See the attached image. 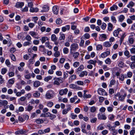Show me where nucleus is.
<instances>
[{
    "label": "nucleus",
    "mask_w": 135,
    "mask_h": 135,
    "mask_svg": "<svg viewBox=\"0 0 135 135\" xmlns=\"http://www.w3.org/2000/svg\"><path fill=\"white\" fill-rule=\"evenodd\" d=\"M53 97V95L50 93L49 92L47 91L45 94V98L48 99H50Z\"/></svg>",
    "instance_id": "nucleus-11"
},
{
    "label": "nucleus",
    "mask_w": 135,
    "mask_h": 135,
    "mask_svg": "<svg viewBox=\"0 0 135 135\" xmlns=\"http://www.w3.org/2000/svg\"><path fill=\"white\" fill-rule=\"evenodd\" d=\"M84 94L83 95V97L84 98H90L91 97V95L90 94H86V93L87 92V90H84Z\"/></svg>",
    "instance_id": "nucleus-24"
},
{
    "label": "nucleus",
    "mask_w": 135,
    "mask_h": 135,
    "mask_svg": "<svg viewBox=\"0 0 135 135\" xmlns=\"http://www.w3.org/2000/svg\"><path fill=\"white\" fill-rule=\"evenodd\" d=\"M7 69L5 68H2L1 69V73L2 75H4L7 71Z\"/></svg>",
    "instance_id": "nucleus-43"
},
{
    "label": "nucleus",
    "mask_w": 135,
    "mask_h": 135,
    "mask_svg": "<svg viewBox=\"0 0 135 135\" xmlns=\"http://www.w3.org/2000/svg\"><path fill=\"white\" fill-rule=\"evenodd\" d=\"M26 99L25 97L24 96L18 99V100L20 102H23L25 101Z\"/></svg>",
    "instance_id": "nucleus-45"
},
{
    "label": "nucleus",
    "mask_w": 135,
    "mask_h": 135,
    "mask_svg": "<svg viewBox=\"0 0 135 135\" xmlns=\"http://www.w3.org/2000/svg\"><path fill=\"white\" fill-rule=\"evenodd\" d=\"M25 38L27 41L31 42V40L32 39V38L30 35H27L26 37Z\"/></svg>",
    "instance_id": "nucleus-50"
},
{
    "label": "nucleus",
    "mask_w": 135,
    "mask_h": 135,
    "mask_svg": "<svg viewBox=\"0 0 135 135\" xmlns=\"http://www.w3.org/2000/svg\"><path fill=\"white\" fill-rule=\"evenodd\" d=\"M42 44L45 43L46 41H48L49 39L46 36H43L40 39Z\"/></svg>",
    "instance_id": "nucleus-20"
},
{
    "label": "nucleus",
    "mask_w": 135,
    "mask_h": 135,
    "mask_svg": "<svg viewBox=\"0 0 135 135\" xmlns=\"http://www.w3.org/2000/svg\"><path fill=\"white\" fill-rule=\"evenodd\" d=\"M110 54V52L109 51H107L101 54V56L102 58H105Z\"/></svg>",
    "instance_id": "nucleus-10"
},
{
    "label": "nucleus",
    "mask_w": 135,
    "mask_h": 135,
    "mask_svg": "<svg viewBox=\"0 0 135 135\" xmlns=\"http://www.w3.org/2000/svg\"><path fill=\"white\" fill-rule=\"evenodd\" d=\"M31 44V42L30 41L25 42L23 44V46H29Z\"/></svg>",
    "instance_id": "nucleus-54"
},
{
    "label": "nucleus",
    "mask_w": 135,
    "mask_h": 135,
    "mask_svg": "<svg viewBox=\"0 0 135 135\" xmlns=\"http://www.w3.org/2000/svg\"><path fill=\"white\" fill-rule=\"evenodd\" d=\"M8 104V102L6 100H0V107H1L2 105L6 106Z\"/></svg>",
    "instance_id": "nucleus-18"
},
{
    "label": "nucleus",
    "mask_w": 135,
    "mask_h": 135,
    "mask_svg": "<svg viewBox=\"0 0 135 135\" xmlns=\"http://www.w3.org/2000/svg\"><path fill=\"white\" fill-rule=\"evenodd\" d=\"M52 11L56 15H57L59 13V8L57 6H55L53 7Z\"/></svg>",
    "instance_id": "nucleus-14"
},
{
    "label": "nucleus",
    "mask_w": 135,
    "mask_h": 135,
    "mask_svg": "<svg viewBox=\"0 0 135 135\" xmlns=\"http://www.w3.org/2000/svg\"><path fill=\"white\" fill-rule=\"evenodd\" d=\"M124 18L125 17L123 15H120L119 17L118 21L119 22H122L123 21Z\"/></svg>",
    "instance_id": "nucleus-34"
},
{
    "label": "nucleus",
    "mask_w": 135,
    "mask_h": 135,
    "mask_svg": "<svg viewBox=\"0 0 135 135\" xmlns=\"http://www.w3.org/2000/svg\"><path fill=\"white\" fill-rule=\"evenodd\" d=\"M98 94L102 95H107V94L103 89L100 88L99 89L98 91Z\"/></svg>",
    "instance_id": "nucleus-4"
},
{
    "label": "nucleus",
    "mask_w": 135,
    "mask_h": 135,
    "mask_svg": "<svg viewBox=\"0 0 135 135\" xmlns=\"http://www.w3.org/2000/svg\"><path fill=\"white\" fill-rule=\"evenodd\" d=\"M124 55L127 56L128 58L130 57L129 54L130 53L129 51L128 50H126L124 52Z\"/></svg>",
    "instance_id": "nucleus-63"
},
{
    "label": "nucleus",
    "mask_w": 135,
    "mask_h": 135,
    "mask_svg": "<svg viewBox=\"0 0 135 135\" xmlns=\"http://www.w3.org/2000/svg\"><path fill=\"white\" fill-rule=\"evenodd\" d=\"M51 39L52 41L55 42L57 40V38L55 34H53L51 36Z\"/></svg>",
    "instance_id": "nucleus-25"
},
{
    "label": "nucleus",
    "mask_w": 135,
    "mask_h": 135,
    "mask_svg": "<svg viewBox=\"0 0 135 135\" xmlns=\"http://www.w3.org/2000/svg\"><path fill=\"white\" fill-rule=\"evenodd\" d=\"M33 107L29 105L27 108V110L28 111H31L33 109Z\"/></svg>",
    "instance_id": "nucleus-60"
},
{
    "label": "nucleus",
    "mask_w": 135,
    "mask_h": 135,
    "mask_svg": "<svg viewBox=\"0 0 135 135\" xmlns=\"http://www.w3.org/2000/svg\"><path fill=\"white\" fill-rule=\"evenodd\" d=\"M122 32V31L120 28H118L117 29L115 30L113 32V35L115 37L118 36L119 32Z\"/></svg>",
    "instance_id": "nucleus-12"
},
{
    "label": "nucleus",
    "mask_w": 135,
    "mask_h": 135,
    "mask_svg": "<svg viewBox=\"0 0 135 135\" xmlns=\"http://www.w3.org/2000/svg\"><path fill=\"white\" fill-rule=\"evenodd\" d=\"M107 36L104 34H103L100 35L99 39L100 41H103L107 39Z\"/></svg>",
    "instance_id": "nucleus-13"
},
{
    "label": "nucleus",
    "mask_w": 135,
    "mask_h": 135,
    "mask_svg": "<svg viewBox=\"0 0 135 135\" xmlns=\"http://www.w3.org/2000/svg\"><path fill=\"white\" fill-rule=\"evenodd\" d=\"M134 5V3L132 1L130 2L127 5V7L128 8H130L131 7H132Z\"/></svg>",
    "instance_id": "nucleus-48"
},
{
    "label": "nucleus",
    "mask_w": 135,
    "mask_h": 135,
    "mask_svg": "<svg viewBox=\"0 0 135 135\" xmlns=\"http://www.w3.org/2000/svg\"><path fill=\"white\" fill-rule=\"evenodd\" d=\"M54 84L55 85H59L60 84L59 81L60 80H61V79L59 78H55L54 79Z\"/></svg>",
    "instance_id": "nucleus-16"
},
{
    "label": "nucleus",
    "mask_w": 135,
    "mask_h": 135,
    "mask_svg": "<svg viewBox=\"0 0 135 135\" xmlns=\"http://www.w3.org/2000/svg\"><path fill=\"white\" fill-rule=\"evenodd\" d=\"M64 53L65 54H67L69 52V49L66 47H64L63 49Z\"/></svg>",
    "instance_id": "nucleus-36"
},
{
    "label": "nucleus",
    "mask_w": 135,
    "mask_h": 135,
    "mask_svg": "<svg viewBox=\"0 0 135 135\" xmlns=\"http://www.w3.org/2000/svg\"><path fill=\"white\" fill-rule=\"evenodd\" d=\"M79 55V53L78 52H76L73 54V56L74 58L77 59Z\"/></svg>",
    "instance_id": "nucleus-40"
},
{
    "label": "nucleus",
    "mask_w": 135,
    "mask_h": 135,
    "mask_svg": "<svg viewBox=\"0 0 135 135\" xmlns=\"http://www.w3.org/2000/svg\"><path fill=\"white\" fill-rule=\"evenodd\" d=\"M99 119L105 120L107 118L105 115L102 114L98 113L97 115Z\"/></svg>",
    "instance_id": "nucleus-9"
},
{
    "label": "nucleus",
    "mask_w": 135,
    "mask_h": 135,
    "mask_svg": "<svg viewBox=\"0 0 135 135\" xmlns=\"http://www.w3.org/2000/svg\"><path fill=\"white\" fill-rule=\"evenodd\" d=\"M114 106L112 105L111 106L108 107L107 108V109L108 112H111L113 110Z\"/></svg>",
    "instance_id": "nucleus-46"
},
{
    "label": "nucleus",
    "mask_w": 135,
    "mask_h": 135,
    "mask_svg": "<svg viewBox=\"0 0 135 135\" xmlns=\"http://www.w3.org/2000/svg\"><path fill=\"white\" fill-rule=\"evenodd\" d=\"M76 78V75H72L70 77L69 80V82L70 83H71Z\"/></svg>",
    "instance_id": "nucleus-19"
},
{
    "label": "nucleus",
    "mask_w": 135,
    "mask_h": 135,
    "mask_svg": "<svg viewBox=\"0 0 135 135\" xmlns=\"http://www.w3.org/2000/svg\"><path fill=\"white\" fill-rule=\"evenodd\" d=\"M96 110V108L95 107L93 106L91 107L90 108V111L91 112H94Z\"/></svg>",
    "instance_id": "nucleus-52"
},
{
    "label": "nucleus",
    "mask_w": 135,
    "mask_h": 135,
    "mask_svg": "<svg viewBox=\"0 0 135 135\" xmlns=\"http://www.w3.org/2000/svg\"><path fill=\"white\" fill-rule=\"evenodd\" d=\"M97 62L96 60H90L88 61V63L90 64H92L95 66Z\"/></svg>",
    "instance_id": "nucleus-28"
},
{
    "label": "nucleus",
    "mask_w": 135,
    "mask_h": 135,
    "mask_svg": "<svg viewBox=\"0 0 135 135\" xmlns=\"http://www.w3.org/2000/svg\"><path fill=\"white\" fill-rule=\"evenodd\" d=\"M70 26L67 25L65 27H63L62 28V30L63 32H65L67 30H69L70 29Z\"/></svg>",
    "instance_id": "nucleus-29"
},
{
    "label": "nucleus",
    "mask_w": 135,
    "mask_h": 135,
    "mask_svg": "<svg viewBox=\"0 0 135 135\" xmlns=\"http://www.w3.org/2000/svg\"><path fill=\"white\" fill-rule=\"evenodd\" d=\"M45 46L47 47H48L49 49H51L52 48V47L50 45V42L49 41H47L45 43Z\"/></svg>",
    "instance_id": "nucleus-47"
},
{
    "label": "nucleus",
    "mask_w": 135,
    "mask_h": 135,
    "mask_svg": "<svg viewBox=\"0 0 135 135\" xmlns=\"http://www.w3.org/2000/svg\"><path fill=\"white\" fill-rule=\"evenodd\" d=\"M108 132V131L106 129L103 130L101 132V133L103 135H105L107 134Z\"/></svg>",
    "instance_id": "nucleus-62"
},
{
    "label": "nucleus",
    "mask_w": 135,
    "mask_h": 135,
    "mask_svg": "<svg viewBox=\"0 0 135 135\" xmlns=\"http://www.w3.org/2000/svg\"><path fill=\"white\" fill-rule=\"evenodd\" d=\"M78 85H83L84 84V82L81 81H78L75 82Z\"/></svg>",
    "instance_id": "nucleus-59"
},
{
    "label": "nucleus",
    "mask_w": 135,
    "mask_h": 135,
    "mask_svg": "<svg viewBox=\"0 0 135 135\" xmlns=\"http://www.w3.org/2000/svg\"><path fill=\"white\" fill-rule=\"evenodd\" d=\"M68 91L67 88H65L64 89L60 90L59 92V94L61 95H66L67 94Z\"/></svg>",
    "instance_id": "nucleus-7"
},
{
    "label": "nucleus",
    "mask_w": 135,
    "mask_h": 135,
    "mask_svg": "<svg viewBox=\"0 0 135 135\" xmlns=\"http://www.w3.org/2000/svg\"><path fill=\"white\" fill-rule=\"evenodd\" d=\"M43 120L42 119L38 118L36 120L35 122L38 124H41L44 122Z\"/></svg>",
    "instance_id": "nucleus-35"
},
{
    "label": "nucleus",
    "mask_w": 135,
    "mask_h": 135,
    "mask_svg": "<svg viewBox=\"0 0 135 135\" xmlns=\"http://www.w3.org/2000/svg\"><path fill=\"white\" fill-rule=\"evenodd\" d=\"M84 67L83 65H81L78 68L76 71V73L77 72L79 73V72L83 70Z\"/></svg>",
    "instance_id": "nucleus-31"
},
{
    "label": "nucleus",
    "mask_w": 135,
    "mask_h": 135,
    "mask_svg": "<svg viewBox=\"0 0 135 135\" xmlns=\"http://www.w3.org/2000/svg\"><path fill=\"white\" fill-rule=\"evenodd\" d=\"M29 34L33 37L36 39H38V35L37 32L33 31H31L29 32Z\"/></svg>",
    "instance_id": "nucleus-6"
},
{
    "label": "nucleus",
    "mask_w": 135,
    "mask_h": 135,
    "mask_svg": "<svg viewBox=\"0 0 135 135\" xmlns=\"http://www.w3.org/2000/svg\"><path fill=\"white\" fill-rule=\"evenodd\" d=\"M40 95V94L38 91H36L33 94V96L35 98H39Z\"/></svg>",
    "instance_id": "nucleus-37"
},
{
    "label": "nucleus",
    "mask_w": 135,
    "mask_h": 135,
    "mask_svg": "<svg viewBox=\"0 0 135 135\" xmlns=\"http://www.w3.org/2000/svg\"><path fill=\"white\" fill-rule=\"evenodd\" d=\"M40 82L38 80H36L33 83V86L35 88H37L40 86Z\"/></svg>",
    "instance_id": "nucleus-23"
},
{
    "label": "nucleus",
    "mask_w": 135,
    "mask_h": 135,
    "mask_svg": "<svg viewBox=\"0 0 135 135\" xmlns=\"http://www.w3.org/2000/svg\"><path fill=\"white\" fill-rule=\"evenodd\" d=\"M69 87L71 88L78 89L79 90L82 89V88L77 86L76 85L74 84H71L69 85Z\"/></svg>",
    "instance_id": "nucleus-15"
},
{
    "label": "nucleus",
    "mask_w": 135,
    "mask_h": 135,
    "mask_svg": "<svg viewBox=\"0 0 135 135\" xmlns=\"http://www.w3.org/2000/svg\"><path fill=\"white\" fill-rule=\"evenodd\" d=\"M56 23L57 25H60L62 23L61 20L60 18H58L56 21Z\"/></svg>",
    "instance_id": "nucleus-61"
},
{
    "label": "nucleus",
    "mask_w": 135,
    "mask_h": 135,
    "mask_svg": "<svg viewBox=\"0 0 135 135\" xmlns=\"http://www.w3.org/2000/svg\"><path fill=\"white\" fill-rule=\"evenodd\" d=\"M47 114L48 115V117H50V119L52 120L56 117V116L55 115L51 114L50 112L47 113Z\"/></svg>",
    "instance_id": "nucleus-17"
},
{
    "label": "nucleus",
    "mask_w": 135,
    "mask_h": 135,
    "mask_svg": "<svg viewBox=\"0 0 135 135\" xmlns=\"http://www.w3.org/2000/svg\"><path fill=\"white\" fill-rule=\"evenodd\" d=\"M10 57L11 58V59L13 61H16V58L14 55L13 54H11L10 55Z\"/></svg>",
    "instance_id": "nucleus-58"
},
{
    "label": "nucleus",
    "mask_w": 135,
    "mask_h": 135,
    "mask_svg": "<svg viewBox=\"0 0 135 135\" xmlns=\"http://www.w3.org/2000/svg\"><path fill=\"white\" fill-rule=\"evenodd\" d=\"M104 129V127L102 124H100L97 127V129L98 130H102Z\"/></svg>",
    "instance_id": "nucleus-44"
},
{
    "label": "nucleus",
    "mask_w": 135,
    "mask_h": 135,
    "mask_svg": "<svg viewBox=\"0 0 135 135\" xmlns=\"http://www.w3.org/2000/svg\"><path fill=\"white\" fill-rule=\"evenodd\" d=\"M126 35H125V33H122L120 40V44L121 45L122 42L124 37H125Z\"/></svg>",
    "instance_id": "nucleus-32"
},
{
    "label": "nucleus",
    "mask_w": 135,
    "mask_h": 135,
    "mask_svg": "<svg viewBox=\"0 0 135 135\" xmlns=\"http://www.w3.org/2000/svg\"><path fill=\"white\" fill-rule=\"evenodd\" d=\"M14 82L15 81L14 79L13 78L9 79L8 81V83L12 85L13 84Z\"/></svg>",
    "instance_id": "nucleus-56"
},
{
    "label": "nucleus",
    "mask_w": 135,
    "mask_h": 135,
    "mask_svg": "<svg viewBox=\"0 0 135 135\" xmlns=\"http://www.w3.org/2000/svg\"><path fill=\"white\" fill-rule=\"evenodd\" d=\"M79 48L78 44L76 43H73L70 46V51L71 54H73L74 52L76 51Z\"/></svg>",
    "instance_id": "nucleus-1"
},
{
    "label": "nucleus",
    "mask_w": 135,
    "mask_h": 135,
    "mask_svg": "<svg viewBox=\"0 0 135 135\" xmlns=\"http://www.w3.org/2000/svg\"><path fill=\"white\" fill-rule=\"evenodd\" d=\"M112 44V43L109 41H106L103 43V45L106 47H109L111 46Z\"/></svg>",
    "instance_id": "nucleus-22"
},
{
    "label": "nucleus",
    "mask_w": 135,
    "mask_h": 135,
    "mask_svg": "<svg viewBox=\"0 0 135 135\" xmlns=\"http://www.w3.org/2000/svg\"><path fill=\"white\" fill-rule=\"evenodd\" d=\"M64 67L66 69H69L70 67L69 64L68 63H66L64 65Z\"/></svg>",
    "instance_id": "nucleus-57"
},
{
    "label": "nucleus",
    "mask_w": 135,
    "mask_h": 135,
    "mask_svg": "<svg viewBox=\"0 0 135 135\" xmlns=\"http://www.w3.org/2000/svg\"><path fill=\"white\" fill-rule=\"evenodd\" d=\"M60 36L59 38V40L60 41L64 40L65 38V35L62 33H60Z\"/></svg>",
    "instance_id": "nucleus-30"
},
{
    "label": "nucleus",
    "mask_w": 135,
    "mask_h": 135,
    "mask_svg": "<svg viewBox=\"0 0 135 135\" xmlns=\"http://www.w3.org/2000/svg\"><path fill=\"white\" fill-rule=\"evenodd\" d=\"M105 62L106 64L110 65L111 64L112 61L109 58H108L105 60Z\"/></svg>",
    "instance_id": "nucleus-38"
},
{
    "label": "nucleus",
    "mask_w": 135,
    "mask_h": 135,
    "mask_svg": "<svg viewBox=\"0 0 135 135\" xmlns=\"http://www.w3.org/2000/svg\"><path fill=\"white\" fill-rule=\"evenodd\" d=\"M111 19L113 22L114 23H116L117 21L115 17L114 16H112L111 17Z\"/></svg>",
    "instance_id": "nucleus-51"
},
{
    "label": "nucleus",
    "mask_w": 135,
    "mask_h": 135,
    "mask_svg": "<svg viewBox=\"0 0 135 135\" xmlns=\"http://www.w3.org/2000/svg\"><path fill=\"white\" fill-rule=\"evenodd\" d=\"M115 75L117 76V78H119L120 80L123 81L124 80V74H120V73L118 72L116 73Z\"/></svg>",
    "instance_id": "nucleus-5"
},
{
    "label": "nucleus",
    "mask_w": 135,
    "mask_h": 135,
    "mask_svg": "<svg viewBox=\"0 0 135 135\" xmlns=\"http://www.w3.org/2000/svg\"><path fill=\"white\" fill-rule=\"evenodd\" d=\"M5 64L8 67H10L11 65V63L8 59H6L5 62Z\"/></svg>",
    "instance_id": "nucleus-55"
},
{
    "label": "nucleus",
    "mask_w": 135,
    "mask_h": 135,
    "mask_svg": "<svg viewBox=\"0 0 135 135\" xmlns=\"http://www.w3.org/2000/svg\"><path fill=\"white\" fill-rule=\"evenodd\" d=\"M135 39V34L134 32H132L129 37L128 40L129 43L131 44H133L134 41Z\"/></svg>",
    "instance_id": "nucleus-3"
},
{
    "label": "nucleus",
    "mask_w": 135,
    "mask_h": 135,
    "mask_svg": "<svg viewBox=\"0 0 135 135\" xmlns=\"http://www.w3.org/2000/svg\"><path fill=\"white\" fill-rule=\"evenodd\" d=\"M42 9V10H41V12H46L49 10V7L47 6L44 5L43 6Z\"/></svg>",
    "instance_id": "nucleus-21"
},
{
    "label": "nucleus",
    "mask_w": 135,
    "mask_h": 135,
    "mask_svg": "<svg viewBox=\"0 0 135 135\" xmlns=\"http://www.w3.org/2000/svg\"><path fill=\"white\" fill-rule=\"evenodd\" d=\"M118 6L115 5H113L112 7H110V10L111 11H113L114 10H117L118 8Z\"/></svg>",
    "instance_id": "nucleus-42"
},
{
    "label": "nucleus",
    "mask_w": 135,
    "mask_h": 135,
    "mask_svg": "<svg viewBox=\"0 0 135 135\" xmlns=\"http://www.w3.org/2000/svg\"><path fill=\"white\" fill-rule=\"evenodd\" d=\"M118 65L119 67L122 68L124 66V63L122 61H119V62Z\"/></svg>",
    "instance_id": "nucleus-64"
},
{
    "label": "nucleus",
    "mask_w": 135,
    "mask_h": 135,
    "mask_svg": "<svg viewBox=\"0 0 135 135\" xmlns=\"http://www.w3.org/2000/svg\"><path fill=\"white\" fill-rule=\"evenodd\" d=\"M127 94L126 93H125L123 95H120V93H118L115 95L116 97H118L119 98V101L123 102L124 101L125 98L127 96Z\"/></svg>",
    "instance_id": "nucleus-2"
},
{
    "label": "nucleus",
    "mask_w": 135,
    "mask_h": 135,
    "mask_svg": "<svg viewBox=\"0 0 135 135\" xmlns=\"http://www.w3.org/2000/svg\"><path fill=\"white\" fill-rule=\"evenodd\" d=\"M52 78V76H48L45 77L44 79V80L45 81L47 82L50 80H51Z\"/></svg>",
    "instance_id": "nucleus-41"
},
{
    "label": "nucleus",
    "mask_w": 135,
    "mask_h": 135,
    "mask_svg": "<svg viewBox=\"0 0 135 135\" xmlns=\"http://www.w3.org/2000/svg\"><path fill=\"white\" fill-rule=\"evenodd\" d=\"M60 55V52L59 51H55L54 54V55L55 57H58Z\"/></svg>",
    "instance_id": "nucleus-39"
},
{
    "label": "nucleus",
    "mask_w": 135,
    "mask_h": 135,
    "mask_svg": "<svg viewBox=\"0 0 135 135\" xmlns=\"http://www.w3.org/2000/svg\"><path fill=\"white\" fill-rule=\"evenodd\" d=\"M68 38V41L69 42H72L73 40V37H72L71 35H69Z\"/></svg>",
    "instance_id": "nucleus-53"
},
{
    "label": "nucleus",
    "mask_w": 135,
    "mask_h": 135,
    "mask_svg": "<svg viewBox=\"0 0 135 135\" xmlns=\"http://www.w3.org/2000/svg\"><path fill=\"white\" fill-rule=\"evenodd\" d=\"M88 74V72L86 71H84L81 72L79 75L80 77H82L84 76L85 75L87 76Z\"/></svg>",
    "instance_id": "nucleus-26"
},
{
    "label": "nucleus",
    "mask_w": 135,
    "mask_h": 135,
    "mask_svg": "<svg viewBox=\"0 0 135 135\" xmlns=\"http://www.w3.org/2000/svg\"><path fill=\"white\" fill-rule=\"evenodd\" d=\"M108 30L109 31H111L112 30L113 28V25L110 23H109L108 24Z\"/></svg>",
    "instance_id": "nucleus-27"
},
{
    "label": "nucleus",
    "mask_w": 135,
    "mask_h": 135,
    "mask_svg": "<svg viewBox=\"0 0 135 135\" xmlns=\"http://www.w3.org/2000/svg\"><path fill=\"white\" fill-rule=\"evenodd\" d=\"M38 10V9L37 8H33L32 7L30 8V11L31 12H37Z\"/></svg>",
    "instance_id": "nucleus-49"
},
{
    "label": "nucleus",
    "mask_w": 135,
    "mask_h": 135,
    "mask_svg": "<svg viewBox=\"0 0 135 135\" xmlns=\"http://www.w3.org/2000/svg\"><path fill=\"white\" fill-rule=\"evenodd\" d=\"M24 5V4L23 2H17L15 6L17 7H21Z\"/></svg>",
    "instance_id": "nucleus-33"
},
{
    "label": "nucleus",
    "mask_w": 135,
    "mask_h": 135,
    "mask_svg": "<svg viewBox=\"0 0 135 135\" xmlns=\"http://www.w3.org/2000/svg\"><path fill=\"white\" fill-rule=\"evenodd\" d=\"M28 131L25 129H21L15 132V134H23L27 132Z\"/></svg>",
    "instance_id": "nucleus-8"
}]
</instances>
